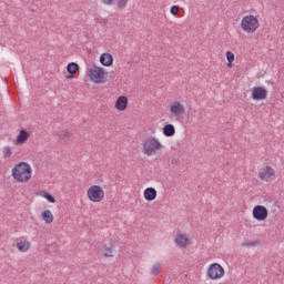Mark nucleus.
Returning a JSON list of instances; mask_svg holds the SVG:
<instances>
[{
    "label": "nucleus",
    "instance_id": "29",
    "mask_svg": "<svg viewBox=\"0 0 284 284\" xmlns=\"http://www.w3.org/2000/svg\"><path fill=\"white\" fill-rule=\"evenodd\" d=\"M105 6H112L114 3V0H102Z\"/></svg>",
    "mask_w": 284,
    "mask_h": 284
},
{
    "label": "nucleus",
    "instance_id": "27",
    "mask_svg": "<svg viewBox=\"0 0 284 284\" xmlns=\"http://www.w3.org/2000/svg\"><path fill=\"white\" fill-rule=\"evenodd\" d=\"M179 10H181V7L179 6L171 7V14H173V17H176V14H179Z\"/></svg>",
    "mask_w": 284,
    "mask_h": 284
},
{
    "label": "nucleus",
    "instance_id": "31",
    "mask_svg": "<svg viewBox=\"0 0 284 284\" xmlns=\"http://www.w3.org/2000/svg\"><path fill=\"white\" fill-rule=\"evenodd\" d=\"M67 79H74V74L68 75Z\"/></svg>",
    "mask_w": 284,
    "mask_h": 284
},
{
    "label": "nucleus",
    "instance_id": "18",
    "mask_svg": "<svg viewBox=\"0 0 284 284\" xmlns=\"http://www.w3.org/2000/svg\"><path fill=\"white\" fill-rule=\"evenodd\" d=\"M67 72L69 74H77V72H79V65L77 64V62H71L67 65Z\"/></svg>",
    "mask_w": 284,
    "mask_h": 284
},
{
    "label": "nucleus",
    "instance_id": "20",
    "mask_svg": "<svg viewBox=\"0 0 284 284\" xmlns=\"http://www.w3.org/2000/svg\"><path fill=\"white\" fill-rule=\"evenodd\" d=\"M161 270H163V266H161V263H156L151 271V274H153V276H159V274H161Z\"/></svg>",
    "mask_w": 284,
    "mask_h": 284
},
{
    "label": "nucleus",
    "instance_id": "13",
    "mask_svg": "<svg viewBox=\"0 0 284 284\" xmlns=\"http://www.w3.org/2000/svg\"><path fill=\"white\" fill-rule=\"evenodd\" d=\"M28 139H30V133L26 130H21L17 136L16 144L23 145V143H28Z\"/></svg>",
    "mask_w": 284,
    "mask_h": 284
},
{
    "label": "nucleus",
    "instance_id": "24",
    "mask_svg": "<svg viewBox=\"0 0 284 284\" xmlns=\"http://www.w3.org/2000/svg\"><path fill=\"white\" fill-rule=\"evenodd\" d=\"M57 136H60V139H70V136H72V133H70L69 130L60 131L59 133H57Z\"/></svg>",
    "mask_w": 284,
    "mask_h": 284
},
{
    "label": "nucleus",
    "instance_id": "22",
    "mask_svg": "<svg viewBox=\"0 0 284 284\" xmlns=\"http://www.w3.org/2000/svg\"><path fill=\"white\" fill-rule=\"evenodd\" d=\"M112 252H114L113 246H104L103 255L105 256V258H110V256H112Z\"/></svg>",
    "mask_w": 284,
    "mask_h": 284
},
{
    "label": "nucleus",
    "instance_id": "7",
    "mask_svg": "<svg viewBox=\"0 0 284 284\" xmlns=\"http://www.w3.org/2000/svg\"><path fill=\"white\" fill-rule=\"evenodd\" d=\"M267 207L263 205H256L253 209V219H255V221H265V219H267Z\"/></svg>",
    "mask_w": 284,
    "mask_h": 284
},
{
    "label": "nucleus",
    "instance_id": "6",
    "mask_svg": "<svg viewBox=\"0 0 284 284\" xmlns=\"http://www.w3.org/2000/svg\"><path fill=\"white\" fill-rule=\"evenodd\" d=\"M87 194H88L90 201H92L93 203H101V200L104 199V196H105V192L99 185H92L88 190Z\"/></svg>",
    "mask_w": 284,
    "mask_h": 284
},
{
    "label": "nucleus",
    "instance_id": "23",
    "mask_svg": "<svg viewBox=\"0 0 284 284\" xmlns=\"http://www.w3.org/2000/svg\"><path fill=\"white\" fill-rule=\"evenodd\" d=\"M226 59H227V68H232V63H234V54L232 51L226 52Z\"/></svg>",
    "mask_w": 284,
    "mask_h": 284
},
{
    "label": "nucleus",
    "instance_id": "5",
    "mask_svg": "<svg viewBox=\"0 0 284 284\" xmlns=\"http://www.w3.org/2000/svg\"><path fill=\"white\" fill-rule=\"evenodd\" d=\"M89 77L93 83H105L108 81L105 79V69L97 65L90 69Z\"/></svg>",
    "mask_w": 284,
    "mask_h": 284
},
{
    "label": "nucleus",
    "instance_id": "2",
    "mask_svg": "<svg viewBox=\"0 0 284 284\" xmlns=\"http://www.w3.org/2000/svg\"><path fill=\"white\" fill-rule=\"evenodd\" d=\"M260 26L261 23H258V19L254 16H245L241 22L242 30L248 34H254V32L258 30Z\"/></svg>",
    "mask_w": 284,
    "mask_h": 284
},
{
    "label": "nucleus",
    "instance_id": "11",
    "mask_svg": "<svg viewBox=\"0 0 284 284\" xmlns=\"http://www.w3.org/2000/svg\"><path fill=\"white\" fill-rule=\"evenodd\" d=\"M100 63L105 68H110V65L114 63V57H112V54L110 53H102L100 55Z\"/></svg>",
    "mask_w": 284,
    "mask_h": 284
},
{
    "label": "nucleus",
    "instance_id": "10",
    "mask_svg": "<svg viewBox=\"0 0 284 284\" xmlns=\"http://www.w3.org/2000/svg\"><path fill=\"white\" fill-rule=\"evenodd\" d=\"M170 112L171 114H173L174 116H183V114H185V106H183V104H181V102H174L171 108H170Z\"/></svg>",
    "mask_w": 284,
    "mask_h": 284
},
{
    "label": "nucleus",
    "instance_id": "21",
    "mask_svg": "<svg viewBox=\"0 0 284 284\" xmlns=\"http://www.w3.org/2000/svg\"><path fill=\"white\" fill-rule=\"evenodd\" d=\"M256 245H261L260 240H255L253 242H243L242 247H256Z\"/></svg>",
    "mask_w": 284,
    "mask_h": 284
},
{
    "label": "nucleus",
    "instance_id": "25",
    "mask_svg": "<svg viewBox=\"0 0 284 284\" xmlns=\"http://www.w3.org/2000/svg\"><path fill=\"white\" fill-rule=\"evenodd\" d=\"M11 156H12V149H10V146H4L3 148V158L10 159Z\"/></svg>",
    "mask_w": 284,
    "mask_h": 284
},
{
    "label": "nucleus",
    "instance_id": "1",
    "mask_svg": "<svg viewBox=\"0 0 284 284\" xmlns=\"http://www.w3.org/2000/svg\"><path fill=\"white\" fill-rule=\"evenodd\" d=\"M12 178L18 183H28L29 179H32V166L27 162H20L12 169Z\"/></svg>",
    "mask_w": 284,
    "mask_h": 284
},
{
    "label": "nucleus",
    "instance_id": "32",
    "mask_svg": "<svg viewBox=\"0 0 284 284\" xmlns=\"http://www.w3.org/2000/svg\"><path fill=\"white\" fill-rule=\"evenodd\" d=\"M272 85H274V82H272Z\"/></svg>",
    "mask_w": 284,
    "mask_h": 284
},
{
    "label": "nucleus",
    "instance_id": "26",
    "mask_svg": "<svg viewBox=\"0 0 284 284\" xmlns=\"http://www.w3.org/2000/svg\"><path fill=\"white\" fill-rule=\"evenodd\" d=\"M43 197L49 201V203H57V199H54V196H52V194L44 192L43 193Z\"/></svg>",
    "mask_w": 284,
    "mask_h": 284
},
{
    "label": "nucleus",
    "instance_id": "16",
    "mask_svg": "<svg viewBox=\"0 0 284 284\" xmlns=\"http://www.w3.org/2000/svg\"><path fill=\"white\" fill-rule=\"evenodd\" d=\"M164 136H174L176 134V129L172 124H165L162 129Z\"/></svg>",
    "mask_w": 284,
    "mask_h": 284
},
{
    "label": "nucleus",
    "instance_id": "17",
    "mask_svg": "<svg viewBox=\"0 0 284 284\" xmlns=\"http://www.w3.org/2000/svg\"><path fill=\"white\" fill-rule=\"evenodd\" d=\"M42 220L50 225V223H52L54 221V215H52V212L50 210H45L42 213Z\"/></svg>",
    "mask_w": 284,
    "mask_h": 284
},
{
    "label": "nucleus",
    "instance_id": "28",
    "mask_svg": "<svg viewBox=\"0 0 284 284\" xmlns=\"http://www.w3.org/2000/svg\"><path fill=\"white\" fill-rule=\"evenodd\" d=\"M125 6H128V0H119V2H118L119 10H123V8H125Z\"/></svg>",
    "mask_w": 284,
    "mask_h": 284
},
{
    "label": "nucleus",
    "instance_id": "8",
    "mask_svg": "<svg viewBox=\"0 0 284 284\" xmlns=\"http://www.w3.org/2000/svg\"><path fill=\"white\" fill-rule=\"evenodd\" d=\"M252 99L253 101H264V99H267V89L263 87H254L252 89Z\"/></svg>",
    "mask_w": 284,
    "mask_h": 284
},
{
    "label": "nucleus",
    "instance_id": "19",
    "mask_svg": "<svg viewBox=\"0 0 284 284\" xmlns=\"http://www.w3.org/2000/svg\"><path fill=\"white\" fill-rule=\"evenodd\" d=\"M17 247H18L19 252H27L28 250H30V242H28V241L19 242L17 244Z\"/></svg>",
    "mask_w": 284,
    "mask_h": 284
},
{
    "label": "nucleus",
    "instance_id": "15",
    "mask_svg": "<svg viewBox=\"0 0 284 284\" xmlns=\"http://www.w3.org/2000/svg\"><path fill=\"white\" fill-rule=\"evenodd\" d=\"M144 199L145 201H154L156 199V189L146 187L144 190Z\"/></svg>",
    "mask_w": 284,
    "mask_h": 284
},
{
    "label": "nucleus",
    "instance_id": "9",
    "mask_svg": "<svg viewBox=\"0 0 284 284\" xmlns=\"http://www.w3.org/2000/svg\"><path fill=\"white\" fill-rule=\"evenodd\" d=\"M274 176H275V172H274V169H272V166H265L261 169L258 172V178L262 181H272Z\"/></svg>",
    "mask_w": 284,
    "mask_h": 284
},
{
    "label": "nucleus",
    "instance_id": "30",
    "mask_svg": "<svg viewBox=\"0 0 284 284\" xmlns=\"http://www.w3.org/2000/svg\"><path fill=\"white\" fill-rule=\"evenodd\" d=\"M172 165H179V159L174 158L171 160Z\"/></svg>",
    "mask_w": 284,
    "mask_h": 284
},
{
    "label": "nucleus",
    "instance_id": "3",
    "mask_svg": "<svg viewBox=\"0 0 284 284\" xmlns=\"http://www.w3.org/2000/svg\"><path fill=\"white\" fill-rule=\"evenodd\" d=\"M161 148H163V144H161V142L154 136L146 138L143 143V152L146 156L156 154V150H161Z\"/></svg>",
    "mask_w": 284,
    "mask_h": 284
},
{
    "label": "nucleus",
    "instance_id": "12",
    "mask_svg": "<svg viewBox=\"0 0 284 284\" xmlns=\"http://www.w3.org/2000/svg\"><path fill=\"white\" fill-rule=\"evenodd\" d=\"M115 108H116V110H119V112H123V110H126L128 109V97L120 95L116 99Z\"/></svg>",
    "mask_w": 284,
    "mask_h": 284
},
{
    "label": "nucleus",
    "instance_id": "14",
    "mask_svg": "<svg viewBox=\"0 0 284 284\" xmlns=\"http://www.w3.org/2000/svg\"><path fill=\"white\" fill-rule=\"evenodd\" d=\"M175 243L179 247L185 248L190 245V240L183 234H178L175 237Z\"/></svg>",
    "mask_w": 284,
    "mask_h": 284
},
{
    "label": "nucleus",
    "instance_id": "4",
    "mask_svg": "<svg viewBox=\"0 0 284 284\" xmlns=\"http://www.w3.org/2000/svg\"><path fill=\"white\" fill-rule=\"evenodd\" d=\"M206 274L211 281H217V278L225 276V268L219 263H213L209 266Z\"/></svg>",
    "mask_w": 284,
    "mask_h": 284
}]
</instances>
